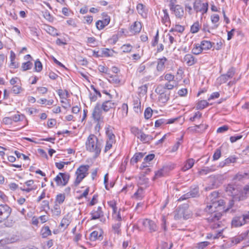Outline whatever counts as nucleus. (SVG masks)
I'll list each match as a JSON object with an SVG mask.
<instances>
[{
  "label": "nucleus",
  "mask_w": 249,
  "mask_h": 249,
  "mask_svg": "<svg viewBox=\"0 0 249 249\" xmlns=\"http://www.w3.org/2000/svg\"><path fill=\"white\" fill-rule=\"evenodd\" d=\"M218 193L214 191L212 193L206 200V207L205 211L208 213L206 220L212 229L221 227L222 223L220 220L222 217V213L219 211L224 204L223 200H219Z\"/></svg>",
  "instance_id": "1"
},
{
  "label": "nucleus",
  "mask_w": 249,
  "mask_h": 249,
  "mask_svg": "<svg viewBox=\"0 0 249 249\" xmlns=\"http://www.w3.org/2000/svg\"><path fill=\"white\" fill-rule=\"evenodd\" d=\"M86 148L87 151L93 153L94 157H97L100 154L102 144L97 137L94 134H90L86 142Z\"/></svg>",
  "instance_id": "2"
},
{
  "label": "nucleus",
  "mask_w": 249,
  "mask_h": 249,
  "mask_svg": "<svg viewBox=\"0 0 249 249\" xmlns=\"http://www.w3.org/2000/svg\"><path fill=\"white\" fill-rule=\"evenodd\" d=\"M12 213V209L7 204H0V223L4 222V225L8 227L13 226L14 221L8 218Z\"/></svg>",
  "instance_id": "3"
},
{
  "label": "nucleus",
  "mask_w": 249,
  "mask_h": 249,
  "mask_svg": "<svg viewBox=\"0 0 249 249\" xmlns=\"http://www.w3.org/2000/svg\"><path fill=\"white\" fill-rule=\"evenodd\" d=\"M192 216V212L189 209L187 204H184L178 208L175 212L174 218L179 220L183 218L184 220L188 219Z\"/></svg>",
  "instance_id": "4"
},
{
  "label": "nucleus",
  "mask_w": 249,
  "mask_h": 249,
  "mask_svg": "<svg viewBox=\"0 0 249 249\" xmlns=\"http://www.w3.org/2000/svg\"><path fill=\"white\" fill-rule=\"evenodd\" d=\"M89 168V166L88 165H82L77 169L75 172L76 178L74 182L75 186H78L82 180L88 175Z\"/></svg>",
  "instance_id": "5"
},
{
  "label": "nucleus",
  "mask_w": 249,
  "mask_h": 249,
  "mask_svg": "<svg viewBox=\"0 0 249 249\" xmlns=\"http://www.w3.org/2000/svg\"><path fill=\"white\" fill-rule=\"evenodd\" d=\"M209 4L208 2H202L201 0H196L194 3V9L196 13L201 12L202 15L207 13Z\"/></svg>",
  "instance_id": "6"
},
{
  "label": "nucleus",
  "mask_w": 249,
  "mask_h": 249,
  "mask_svg": "<svg viewBox=\"0 0 249 249\" xmlns=\"http://www.w3.org/2000/svg\"><path fill=\"white\" fill-rule=\"evenodd\" d=\"M70 175L66 173H59L54 178L57 186H65L70 179Z\"/></svg>",
  "instance_id": "7"
},
{
  "label": "nucleus",
  "mask_w": 249,
  "mask_h": 249,
  "mask_svg": "<svg viewBox=\"0 0 249 249\" xmlns=\"http://www.w3.org/2000/svg\"><path fill=\"white\" fill-rule=\"evenodd\" d=\"M143 227L148 228L150 232L156 231L157 230V226L156 223L152 220L149 219H142L139 221Z\"/></svg>",
  "instance_id": "8"
},
{
  "label": "nucleus",
  "mask_w": 249,
  "mask_h": 249,
  "mask_svg": "<svg viewBox=\"0 0 249 249\" xmlns=\"http://www.w3.org/2000/svg\"><path fill=\"white\" fill-rule=\"evenodd\" d=\"M103 17L104 18L103 20H99L96 23V26L99 30L103 29L107 25L110 20V17L107 14L104 13Z\"/></svg>",
  "instance_id": "9"
},
{
  "label": "nucleus",
  "mask_w": 249,
  "mask_h": 249,
  "mask_svg": "<svg viewBox=\"0 0 249 249\" xmlns=\"http://www.w3.org/2000/svg\"><path fill=\"white\" fill-rule=\"evenodd\" d=\"M103 110L101 108V105L97 103L95 106L92 113V117L94 120L99 122L102 117Z\"/></svg>",
  "instance_id": "10"
},
{
  "label": "nucleus",
  "mask_w": 249,
  "mask_h": 249,
  "mask_svg": "<svg viewBox=\"0 0 249 249\" xmlns=\"http://www.w3.org/2000/svg\"><path fill=\"white\" fill-rule=\"evenodd\" d=\"M116 106V104L115 102L110 99H108L102 103V105H101V108L103 111L107 112L110 109L115 108Z\"/></svg>",
  "instance_id": "11"
},
{
  "label": "nucleus",
  "mask_w": 249,
  "mask_h": 249,
  "mask_svg": "<svg viewBox=\"0 0 249 249\" xmlns=\"http://www.w3.org/2000/svg\"><path fill=\"white\" fill-rule=\"evenodd\" d=\"M172 13L174 14L176 18L181 19L184 16V11L182 6L180 5L170 10Z\"/></svg>",
  "instance_id": "12"
},
{
  "label": "nucleus",
  "mask_w": 249,
  "mask_h": 249,
  "mask_svg": "<svg viewBox=\"0 0 249 249\" xmlns=\"http://www.w3.org/2000/svg\"><path fill=\"white\" fill-rule=\"evenodd\" d=\"M234 73V69L233 68H231L229 70L226 74L222 75L219 77V80L221 83H226L229 79L233 76Z\"/></svg>",
  "instance_id": "13"
},
{
  "label": "nucleus",
  "mask_w": 249,
  "mask_h": 249,
  "mask_svg": "<svg viewBox=\"0 0 249 249\" xmlns=\"http://www.w3.org/2000/svg\"><path fill=\"white\" fill-rule=\"evenodd\" d=\"M183 62H185L188 66H191L196 63L197 59L191 54L188 53L184 56Z\"/></svg>",
  "instance_id": "14"
},
{
  "label": "nucleus",
  "mask_w": 249,
  "mask_h": 249,
  "mask_svg": "<svg viewBox=\"0 0 249 249\" xmlns=\"http://www.w3.org/2000/svg\"><path fill=\"white\" fill-rule=\"evenodd\" d=\"M127 113L128 106L126 104L124 103L118 109V115L119 118H123L127 116Z\"/></svg>",
  "instance_id": "15"
},
{
  "label": "nucleus",
  "mask_w": 249,
  "mask_h": 249,
  "mask_svg": "<svg viewBox=\"0 0 249 249\" xmlns=\"http://www.w3.org/2000/svg\"><path fill=\"white\" fill-rule=\"evenodd\" d=\"M90 214L91 215V220H95L103 216V212L102 211V208L100 206L98 207L96 210H93Z\"/></svg>",
  "instance_id": "16"
},
{
  "label": "nucleus",
  "mask_w": 249,
  "mask_h": 249,
  "mask_svg": "<svg viewBox=\"0 0 249 249\" xmlns=\"http://www.w3.org/2000/svg\"><path fill=\"white\" fill-rule=\"evenodd\" d=\"M142 29V24L139 21H135L132 25L131 26L130 31L133 34L139 33Z\"/></svg>",
  "instance_id": "17"
},
{
  "label": "nucleus",
  "mask_w": 249,
  "mask_h": 249,
  "mask_svg": "<svg viewBox=\"0 0 249 249\" xmlns=\"http://www.w3.org/2000/svg\"><path fill=\"white\" fill-rule=\"evenodd\" d=\"M245 224L242 216L234 217L231 222L232 226L235 227L241 226Z\"/></svg>",
  "instance_id": "18"
},
{
  "label": "nucleus",
  "mask_w": 249,
  "mask_h": 249,
  "mask_svg": "<svg viewBox=\"0 0 249 249\" xmlns=\"http://www.w3.org/2000/svg\"><path fill=\"white\" fill-rule=\"evenodd\" d=\"M153 139L151 135L146 134L142 131L138 138V139L143 143H149Z\"/></svg>",
  "instance_id": "19"
},
{
  "label": "nucleus",
  "mask_w": 249,
  "mask_h": 249,
  "mask_svg": "<svg viewBox=\"0 0 249 249\" xmlns=\"http://www.w3.org/2000/svg\"><path fill=\"white\" fill-rule=\"evenodd\" d=\"M163 15L161 17V21L163 24L166 26L169 25L171 23V21L168 11L166 9L162 10Z\"/></svg>",
  "instance_id": "20"
},
{
  "label": "nucleus",
  "mask_w": 249,
  "mask_h": 249,
  "mask_svg": "<svg viewBox=\"0 0 249 249\" xmlns=\"http://www.w3.org/2000/svg\"><path fill=\"white\" fill-rule=\"evenodd\" d=\"M167 60V59L165 57L158 59L157 66V70L158 71H162L164 70L165 68V63Z\"/></svg>",
  "instance_id": "21"
},
{
  "label": "nucleus",
  "mask_w": 249,
  "mask_h": 249,
  "mask_svg": "<svg viewBox=\"0 0 249 249\" xmlns=\"http://www.w3.org/2000/svg\"><path fill=\"white\" fill-rule=\"evenodd\" d=\"M106 133L107 137V141L112 142H115V135L113 133L111 127L110 125H108L106 128Z\"/></svg>",
  "instance_id": "22"
},
{
  "label": "nucleus",
  "mask_w": 249,
  "mask_h": 249,
  "mask_svg": "<svg viewBox=\"0 0 249 249\" xmlns=\"http://www.w3.org/2000/svg\"><path fill=\"white\" fill-rule=\"evenodd\" d=\"M102 238L103 236L101 233H99L97 231H93L90 234L89 239L90 241H94L96 240H102Z\"/></svg>",
  "instance_id": "23"
},
{
  "label": "nucleus",
  "mask_w": 249,
  "mask_h": 249,
  "mask_svg": "<svg viewBox=\"0 0 249 249\" xmlns=\"http://www.w3.org/2000/svg\"><path fill=\"white\" fill-rule=\"evenodd\" d=\"M249 233V231H247L246 232L242 233L238 236L234 237L232 240V242L235 244L240 243L241 241L246 238V237L248 235Z\"/></svg>",
  "instance_id": "24"
},
{
  "label": "nucleus",
  "mask_w": 249,
  "mask_h": 249,
  "mask_svg": "<svg viewBox=\"0 0 249 249\" xmlns=\"http://www.w3.org/2000/svg\"><path fill=\"white\" fill-rule=\"evenodd\" d=\"M236 158L234 157H230L225 159L224 161H221L219 163V166L223 167L225 165H229L231 163H234L236 162Z\"/></svg>",
  "instance_id": "25"
},
{
  "label": "nucleus",
  "mask_w": 249,
  "mask_h": 249,
  "mask_svg": "<svg viewBox=\"0 0 249 249\" xmlns=\"http://www.w3.org/2000/svg\"><path fill=\"white\" fill-rule=\"evenodd\" d=\"M170 98V93L164 92L162 93L159 97V101L162 103H166Z\"/></svg>",
  "instance_id": "26"
},
{
  "label": "nucleus",
  "mask_w": 249,
  "mask_h": 249,
  "mask_svg": "<svg viewBox=\"0 0 249 249\" xmlns=\"http://www.w3.org/2000/svg\"><path fill=\"white\" fill-rule=\"evenodd\" d=\"M195 163V160L193 159H188L185 162L183 167H182L181 170L183 171H186L188 169L191 168Z\"/></svg>",
  "instance_id": "27"
},
{
  "label": "nucleus",
  "mask_w": 249,
  "mask_h": 249,
  "mask_svg": "<svg viewBox=\"0 0 249 249\" xmlns=\"http://www.w3.org/2000/svg\"><path fill=\"white\" fill-rule=\"evenodd\" d=\"M199 193V189L198 187H195L193 188H191L190 192L187 193L186 194V196H189L191 197H195L198 196Z\"/></svg>",
  "instance_id": "28"
},
{
  "label": "nucleus",
  "mask_w": 249,
  "mask_h": 249,
  "mask_svg": "<svg viewBox=\"0 0 249 249\" xmlns=\"http://www.w3.org/2000/svg\"><path fill=\"white\" fill-rule=\"evenodd\" d=\"M107 79L109 83L113 84H118L120 82L119 77L117 75H109Z\"/></svg>",
  "instance_id": "29"
},
{
  "label": "nucleus",
  "mask_w": 249,
  "mask_h": 249,
  "mask_svg": "<svg viewBox=\"0 0 249 249\" xmlns=\"http://www.w3.org/2000/svg\"><path fill=\"white\" fill-rule=\"evenodd\" d=\"M199 45L202 51L209 50L212 47V43L207 40H202Z\"/></svg>",
  "instance_id": "30"
},
{
  "label": "nucleus",
  "mask_w": 249,
  "mask_h": 249,
  "mask_svg": "<svg viewBox=\"0 0 249 249\" xmlns=\"http://www.w3.org/2000/svg\"><path fill=\"white\" fill-rule=\"evenodd\" d=\"M41 234L43 238H46L52 234V232L48 226H45L41 230Z\"/></svg>",
  "instance_id": "31"
},
{
  "label": "nucleus",
  "mask_w": 249,
  "mask_h": 249,
  "mask_svg": "<svg viewBox=\"0 0 249 249\" xmlns=\"http://www.w3.org/2000/svg\"><path fill=\"white\" fill-rule=\"evenodd\" d=\"M143 154L142 153H137L130 160V163L132 164H134L138 162V161L143 157Z\"/></svg>",
  "instance_id": "32"
},
{
  "label": "nucleus",
  "mask_w": 249,
  "mask_h": 249,
  "mask_svg": "<svg viewBox=\"0 0 249 249\" xmlns=\"http://www.w3.org/2000/svg\"><path fill=\"white\" fill-rule=\"evenodd\" d=\"M71 221L68 215H65L62 219L60 226L66 229L70 224Z\"/></svg>",
  "instance_id": "33"
},
{
  "label": "nucleus",
  "mask_w": 249,
  "mask_h": 249,
  "mask_svg": "<svg viewBox=\"0 0 249 249\" xmlns=\"http://www.w3.org/2000/svg\"><path fill=\"white\" fill-rule=\"evenodd\" d=\"M143 197V190L142 188H139L135 192L133 197L137 200H141Z\"/></svg>",
  "instance_id": "34"
},
{
  "label": "nucleus",
  "mask_w": 249,
  "mask_h": 249,
  "mask_svg": "<svg viewBox=\"0 0 249 249\" xmlns=\"http://www.w3.org/2000/svg\"><path fill=\"white\" fill-rule=\"evenodd\" d=\"M51 211L53 215L58 216L61 214V209L59 205H58L57 203L54 204Z\"/></svg>",
  "instance_id": "35"
},
{
  "label": "nucleus",
  "mask_w": 249,
  "mask_h": 249,
  "mask_svg": "<svg viewBox=\"0 0 249 249\" xmlns=\"http://www.w3.org/2000/svg\"><path fill=\"white\" fill-rule=\"evenodd\" d=\"M66 198L65 195L64 194H59L56 196L55 203H57L58 205L62 204Z\"/></svg>",
  "instance_id": "36"
},
{
  "label": "nucleus",
  "mask_w": 249,
  "mask_h": 249,
  "mask_svg": "<svg viewBox=\"0 0 249 249\" xmlns=\"http://www.w3.org/2000/svg\"><path fill=\"white\" fill-rule=\"evenodd\" d=\"M202 52V48H201L199 44H195L192 49V53L196 55H198L201 53Z\"/></svg>",
  "instance_id": "37"
},
{
  "label": "nucleus",
  "mask_w": 249,
  "mask_h": 249,
  "mask_svg": "<svg viewBox=\"0 0 249 249\" xmlns=\"http://www.w3.org/2000/svg\"><path fill=\"white\" fill-rule=\"evenodd\" d=\"M45 30L46 32L53 36H58V34L57 33V30L54 27L51 26H47L46 27Z\"/></svg>",
  "instance_id": "38"
},
{
  "label": "nucleus",
  "mask_w": 249,
  "mask_h": 249,
  "mask_svg": "<svg viewBox=\"0 0 249 249\" xmlns=\"http://www.w3.org/2000/svg\"><path fill=\"white\" fill-rule=\"evenodd\" d=\"M209 105V104L206 100H201L198 102L196 107L197 109H203Z\"/></svg>",
  "instance_id": "39"
},
{
  "label": "nucleus",
  "mask_w": 249,
  "mask_h": 249,
  "mask_svg": "<svg viewBox=\"0 0 249 249\" xmlns=\"http://www.w3.org/2000/svg\"><path fill=\"white\" fill-rule=\"evenodd\" d=\"M166 168L163 167L162 169L158 170L157 172L155 173V176L154 177V179L158 178L160 177H162L165 175L166 173Z\"/></svg>",
  "instance_id": "40"
},
{
  "label": "nucleus",
  "mask_w": 249,
  "mask_h": 249,
  "mask_svg": "<svg viewBox=\"0 0 249 249\" xmlns=\"http://www.w3.org/2000/svg\"><path fill=\"white\" fill-rule=\"evenodd\" d=\"M137 10L138 13L142 16L146 15L144 6L142 3H139L137 6Z\"/></svg>",
  "instance_id": "41"
},
{
  "label": "nucleus",
  "mask_w": 249,
  "mask_h": 249,
  "mask_svg": "<svg viewBox=\"0 0 249 249\" xmlns=\"http://www.w3.org/2000/svg\"><path fill=\"white\" fill-rule=\"evenodd\" d=\"M121 223L120 222H115L112 225V229L114 233L120 234L121 232L120 227Z\"/></svg>",
  "instance_id": "42"
},
{
  "label": "nucleus",
  "mask_w": 249,
  "mask_h": 249,
  "mask_svg": "<svg viewBox=\"0 0 249 249\" xmlns=\"http://www.w3.org/2000/svg\"><path fill=\"white\" fill-rule=\"evenodd\" d=\"M130 131L132 134H133L135 137L138 139L140 134L141 133L142 130L139 129L138 127L136 126L131 127L130 128Z\"/></svg>",
  "instance_id": "43"
},
{
  "label": "nucleus",
  "mask_w": 249,
  "mask_h": 249,
  "mask_svg": "<svg viewBox=\"0 0 249 249\" xmlns=\"http://www.w3.org/2000/svg\"><path fill=\"white\" fill-rule=\"evenodd\" d=\"M200 26L198 21L195 22L191 27V32L193 34L196 33L199 30Z\"/></svg>",
  "instance_id": "44"
},
{
  "label": "nucleus",
  "mask_w": 249,
  "mask_h": 249,
  "mask_svg": "<svg viewBox=\"0 0 249 249\" xmlns=\"http://www.w3.org/2000/svg\"><path fill=\"white\" fill-rule=\"evenodd\" d=\"M218 26V24L214 25L213 26L210 27L209 24L207 23H204L202 28V31L204 32H208L210 33V29H215Z\"/></svg>",
  "instance_id": "45"
},
{
  "label": "nucleus",
  "mask_w": 249,
  "mask_h": 249,
  "mask_svg": "<svg viewBox=\"0 0 249 249\" xmlns=\"http://www.w3.org/2000/svg\"><path fill=\"white\" fill-rule=\"evenodd\" d=\"M248 175V174L246 173H244L243 174L241 173H238L234 177L233 179L234 180H237L238 181H240L242 180L243 178H244Z\"/></svg>",
  "instance_id": "46"
},
{
  "label": "nucleus",
  "mask_w": 249,
  "mask_h": 249,
  "mask_svg": "<svg viewBox=\"0 0 249 249\" xmlns=\"http://www.w3.org/2000/svg\"><path fill=\"white\" fill-rule=\"evenodd\" d=\"M152 109L150 107H147L145 109L144 113V118L146 119H148L152 117Z\"/></svg>",
  "instance_id": "47"
},
{
  "label": "nucleus",
  "mask_w": 249,
  "mask_h": 249,
  "mask_svg": "<svg viewBox=\"0 0 249 249\" xmlns=\"http://www.w3.org/2000/svg\"><path fill=\"white\" fill-rule=\"evenodd\" d=\"M184 30V28L183 26L180 25H176L174 28H172L169 31V32L171 33L175 31L178 33H182Z\"/></svg>",
  "instance_id": "48"
},
{
  "label": "nucleus",
  "mask_w": 249,
  "mask_h": 249,
  "mask_svg": "<svg viewBox=\"0 0 249 249\" xmlns=\"http://www.w3.org/2000/svg\"><path fill=\"white\" fill-rule=\"evenodd\" d=\"M109 206L112 208L113 213H115L117 212V208L116 207V202L114 200H110L107 202Z\"/></svg>",
  "instance_id": "49"
},
{
  "label": "nucleus",
  "mask_w": 249,
  "mask_h": 249,
  "mask_svg": "<svg viewBox=\"0 0 249 249\" xmlns=\"http://www.w3.org/2000/svg\"><path fill=\"white\" fill-rule=\"evenodd\" d=\"M176 86L175 82H167L166 83L163 87L164 89H172Z\"/></svg>",
  "instance_id": "50"
},
{
  "label": "nucleus",
  "mask_w": 249,
  "mask_h": 249,
  "mask_svg": "<svg viewBox=\"0 0 249 249\" xmlns=\"http://www.w3.org/2000/svg\"><path fill=\"white\" fill-rule=\"evenodd\" d=\"M236 188L233 184H229L226 188V192L229 193L231 195L234 194V191H235Z\"/></svg>",
  "instance_id": "51"
},
{
  "label": "nucleus",
  "mask_w": 249,
  "mask_h": 249,
  "mask_svg": "<svg viewBox=\"0 0 249 249\" xmlns=\"http://www.w3.org/2000/svg\"><path fill=\"white\" fill-rule=\"evenodd\" d=\"M112 217L115 222H120L121 223L122 218L120 214V211H119L118 213L116 212L115 213H112Z\"/></svg>",
  "instance_id": "52"
},
{
  "label": "nucleus",
  "mask_w": 249,
  "mask_h": 249,
  "mask_svg": "<svg viewBox=\"0 0 249 249\" xmlns=\"http://www.w3.org/2000/svg\"><path fill=\"white\" fill-rule=\"evenodd\" d=\"M35 69L37 72H40L42 69V65L38 59L35 61Z\"/></svg>",
  "instance_id": "53"
},
{
  "label": "nucleus",
  "mask_w": 249,
  "mask_h": 249,
  "mask_svg": "<svg viewBox=\"0 0 249 249\" xmlns=\"http://www.w3.org/2000/svg\"><path fill=\"white\" fill-rule=\"evenodd\" d=\"M121 48L123 49V52L129 53L132 50V46L130 44H126L123 45Z\"/></svg>",
  "instance_id": "54"
},
{
  "label": "nucleus",
  "mask_w": 249,
  "mask_h": 249,
  "mask_svg": "<svg viewBox=\"0 0 249 249\" xmlns=\"http://www.w3.org/2000/svg\"><path fill=\"white\" fill-rule=\"evenodd\" d=\"M183 137V135H182L181 136V137L179 138V140L172 147V150H171L172 152H175V151H176L178 149L180 144H181V142H181L182 141Z\"/></svg>",
  "instance_id": "55"
},
{
  "label": "nucleus",
  "mask_w": 249,
  "mask_h": 249,
  "mask_svg": "<svg viewBox=\"0 0 249 249\" xmlns=\"http://www.w3.org/2000/svg\"><path fill=\"white\" fill-rule=\"evenodd\" d=\"M32 63L30 61L23 63L22 65V69L23 71H26L31 69Z\"/></svg>",
  "instance_id": "56"
},
{
  "label": "nucleus",
  "mask_w": 249,
  "mask_h": 249,
  "mask_svg": "<svg viewBox=\"0 0 249 249\" xmlns=\"http://www.w3.org/2000/svg\"><path fill=\"white\" fill-rule=\"evenodd\" d=\"M134 111L139 113L141 112V102H138V100L135 101L134 103Z\"/></svg>",
  "instance_id": "57"
},
{
  "label": "nucleus",
  "mask_w": 249,
  "mask_h": 249,
  "mask_svg": "<svg viewBox=\"0 0 249 249\" xmlns=\"http://www.w3.org/2000/svg\"><path fill=\"white\" fill-rule=\"evenodd\" d=\"M175 78V76L171 73H166L164 75V79L167 82H173Z\"/></svg>",
  "instance_id": "58"
},
{
  "label": "nucleus",
  "mask_w": 249,
  "mask_h": 249,
  "mask_svg": "<svg viewBox=\"0 0 249 249\" xmlns=\"http://www.w3.org/2000/svg\"><path fill=\"white\" fill-rule=\"evenodd\" d=\"M221 155V152L220 149L219 148L216 149V150L213 156V160H218L220 158Z\"/></svg>",
  "instance_id": "59"
},
{
  "label": "nucleus",
  "mask_w": 249,
  "mask_h": 249,
  "mask_svg": "<svg viewBox=\"0 0 249 249\" xmlns=\"http://www.w3.org/2000/svg\"><path fill=\"white\" fill-rule=\"evenodd\" d=\"M213 170L210 168L209 167H204L203 169H202L201 170L199 171V174L201 175H206L208 173L212 172Z\"/></svg>",
  "instance_id": "60"
},
{
  "label": "nucleus",
  "mask_w": 249,
  "mask_h": 249,
  "mask_svg": "<svg viewBox=\"0 0 249 249\" xmlns=\"http://www.w3.org/2000/svg\"><path fill=\"white\" fill-rule=\"evenodd\" d=\"M211 21L214 25L217 23L219 20V16L217 14H213L211 17Z\"/></svg>",
  "instance_id": "61"
},
{
  "label": "nucleus",
  "mask_w": 249,
  "mask_h": 249,
  "mask_svg": "<svg viewBox=\"0 0 249 249\" xmlns=\"http://www.w3.org/2000/svg\"><path fill=\"white\" fill-rule=\"evenodd\" d=\"M209 244V243L207 241H204L199 242L197 244L196 247L198 249H203L205 247H206Z\"/></svg>",
  "instance_id": "62"
},
{
  "label": "nucleus",
  "mask_w": 249,
  "mask_h": 249,
  "mask_svg": "<svg viewBox=\"0 0 249 249\" xmlns=\"http://www.w3.org/2000/svg\"><path fill=\"white\" fill-rule=\"evenodd\" d=\"M21 90V87L18 85L14 86L12 89V91L15 94H18Z\"/></svg>",
  "instance_id": "63"
},
{
  "label": "nucleus",
  "mask_w": 249,
  "mask_h": 249,
  "mask_svg": "<svg viewBox=\"0 0 249 249\" xmlns=\"http://www.w3.org/2000/svg\"><path fill=\"white\" fill-rule=\"evenodd\" d=\"M127 163V160L126 159L124 160V161L122 162L121 163L120 168H119V171L121 173H123L125 171L126 169V166Z\"/></svg>",
  "instance_id": "64"
}]
</instances>
